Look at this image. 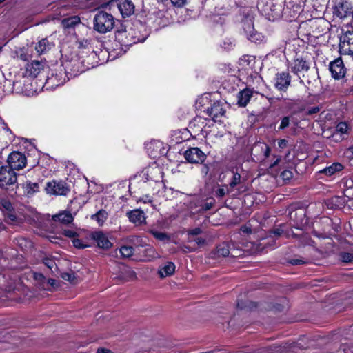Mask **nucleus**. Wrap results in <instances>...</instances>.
Segmentation results:
<instances>
[{
    "label": "nucleus",
    "mask_w": 353,
    "mask_h": 353,
    "mask_svg": "<svg viewBox=\"0 0 353 353\" xmlns=\"http://www.w3.org/2000/svg\"><path fill=\"white\" fill-rule=\"evenodd\" d=\"M139 177L144 182L150 181V185H154V194H159V190L163 188V171L156 163H153L148 168H145L139 174Z\"/></svg>",
    "instance_id": "f257e3e1"
},
{
    "label": "nucleus",
    "mask_w": 353,
    "mask_h": 353,
    "mask_svg": "<svg viewBox=\"0 0 353 353\" xmlns=\"http://www.w3.org/2000/svg\"><path fill=\"white\" fill-rule=\"evenodd\" d=\"M258 8L270 21H274L281 14V6L276 0H260Z\"/></svg>",
    "instance_id": "f03ea898"
},
{
    "label": "nucleus",
    "mask_w": 353,
    "mask_h": 353,
    "mask_svg": "<svg viewBox=\"0 0 353 353\" xmlns=\"http://www.w3.org/2000/svg\"><path fill=\"white\" fill-rule=\"evenodd\" d=\"M114 26V19L111 14L99 11L94 19V28L100 33L110 32Z\"/></svg>",
    "instance_id": "7ed1b4c3"
},
{
    "label": "nucleus",
    "mask_w": 353,
    "mask_h": 353,
    "mask_svg": "<svg viewBox=\"0 0 353 353\" xmlns=\"http://www.w3.org/2000/svg\"><path fill=\"white\" fill-rule=\"evenodd\" d=\"M227 107L225 103L221 101H216L208 108L205 112L214 122H222Z\"/></svg>",
    "instance_id": "20e7f679"
},
{
    "label": "nucleus",
    "mask_w": 353,
    "mask_h": 353,
    "mask_svg": "<svg viewBox=\"0 0 353 353\" xmlns=\"http://www.w3.org/2000/svg\"><path fill=\"white\" fill-rule=\"evenodd\" d=\"M339 52L341 54H353V32L347 31L340 38Z\"/></svg>",
    "instance_id": "39448f33"
},
{
    "label": "nucleus",
    "mask_w": 353,
    "mask_h": 353,
    "mask_svg": "<svg viewBox=\"0 0 353 353\" xmlns=\"http://www.w3.org/2000/svg\"><path fill=\"white\" fill-rule=\"evenodd\" d=\"M17 182V175L14 170L6 166L0 168V187L7 188Z\"/></svg>",
    "instance_id": "423d86ee"
},
{
    "label": "nucleus",
    "mask_w": 353,
    "mask_h": 353,
    "mask_svg": "<svg viewBox=\"0 0 353 353\" xmlns=\"http://www.w3.org/2000/svg\"><path fill=\"white\" fill-rule=\"evenodd\" d=\"M8 163L12 170H21L26 165V157L21 152H12L8 157Z\"/></svg>",
    "instance_id": "0eeeda50"
},
{
    "label": "nucleus",
    "mask_w": 353,
    "mask_h": 353,
    "mask_svg": "<svg viewBox=\"0 0 353 353\" xmlns=\"http://www.w3.org/2000/svg\"><path fill=\"white\" fill-rule=\"evenodd\" d=\"M46 190L48 194L54 195H66L70 191L64 182L55 181L48 182Z\"/></svg>",
    "instance_id": "6e6552de"
},
{
    "label": "nucleus",
    "mask_w": 353,
    "mask_h": 353,
    "mask_svg": "<svg viewBox=\"0 0 353 353\" xmlns=\"http://www.w3.org/2000/svg\"><path fill=\"white\" fill-rule=\"evenodd\" d=\"M184 157L189 163H199L204 161L205 154L199 148H191L185 152Z\"/></svg>",
    "instance_id": "1a4fd4ad"
},
{
    "label": "nucleus",
    "mask_w": 353,
    "mask_h": 353,
    "mask_svg": "<svg viewBox=\"0 0 353 353\" xmlns=\"http://www.w3.org/2000/svg\"><path fill=\"white\" fill-rule=\"evenodd\" d=\"M330 71L332 77L340 79L344 77L346 69L341 58H338L330 63Z\"/></svg>",
    "instance_id": "9d476101"
},
{
    "label": "nucleus",
    "mask_w": 353,
    "mask_h": 353,
    "mask_svg": "<svg viewBox=\"0 0 353 353\" xmlns=\"http://www.w3.org/2000/svg\"><path fill=\"white\" fill-rule=\"evenodd\" d=\"M290 82V74L285 72L277 73L274 79V85L279 91H286Z\"/></svg>",
    "instance_id": "9b49d317"
},
{
    "label": "nucleus",
    "mask_w": 353,
    "mask_h": 353,
    "mask_svg": "<svg viewBox=\"0 0 353 353\" xmlns=\"http://www.w3.org/2000/svg\"><path fill=\"white\" fill-rule=\"evenodd\" d=\"M243 23L245 26L243 27V29L249 40L256 43L263 41V37L261 35V34L258 33L254 30L253 22L251 19H246Z\"/></svg>",
    "instance_id": "f8f14e48"
},
{
    "label": "nucleus",
    "mask_w": 353,
    "mask_h": 353,
    "mask_svg": "<svg viewBox=\"0 0 353 353\" xmlns=\"http://www.w3.org/2000/svg\"><path fill=\"white\" fill-rule=\"evenodd\" d=\"M90 238L95 241L97 245L101 248L109 249L112 246V243L106 235L101 231L92 232L90 234Z\"/></svg>",
    "instance_id": "ddd939ff"
},
{
    "label": "nucleus",
    "mask_w": 353,
    "mask_h": 353,
    "mask_svg": "<svg viewBox=\"0 0 353 353\" xmlns=\"http://www.w3.org/2000/svg\"><path fill=\"white\" fill-rule=\"evenodd\" d=\"M148 154L152 158H157L164 153L163 143L159 141H152L146 145Z\"/></svg>",
    "instance_id": "4468645a"
},
{
    "label": "nucleus",
    "mask_w": 353,
    "mask_h": 353,
    "mask_svg": "<svg viewBox=\"0 0 353 353\" xmlns=\"http://www.w3.org/2000/svg\"><path fill=\"white\" fill-rule=\"evenodd\" d=\"M292 72L299 75V74L307 72L309 68V64L302 58H297L294 60L290 66Z\"/></svg>",
    "instance_id": "2eb2a0df"
},
{
    "label": "nucleus",
    "mask_w": 353,
    "mask_h": 353,
    "mask_svg": "<svg viewBox=\"0 0 353 353\" xmlns=\"http://www.w3.org/2000/svg\"><path fill=\"white\" fill-rule=\"evenodd\" d=\"M44 68V64L39 61H33L28 63L26 69L27 76L36 77Z\"/></svg>",
    "instance_id": "dca6fc26"
},
{
    "label": "nucleus",
    "mask_w": 353,
    "mask_h": 353,
    "mask_svg": "<svg viewBox=\"0 0 353 353\" xmlns=\"http://www.w3.org/2000/svg\"><path fill=\"white\" fill-rule=\"evenodd\" d=\"M116 6L123 17L131 15L134 10L133 3L129 0H121L119 3H116Z\"/></svg>",
    "instance_id": "f3484780"
},
{
    "label": "nucleus",
    "mask_w": 353,
    "mask_h": 353,
    "mask_svg": "<svg viewBox=\"0 0 353 353\" xmlns=\"http://www.w3.org/2000/svg\"><path fill=\"white\" fill-rule=\"evenodd\" d=\"M352 14L351 8L347 3H339L335 6L334 15L339 19H344Z\"/></svg>",
    "instance_id": "a211bd4d"
},
{
    "label": "nucleus",
    "mask_w": 353,
    "mask_h": 353,
    "mask_svg": "<svg viewBox=\"0 0 353 353\" xmlns=\"http://www.w3.org/2000/svg\"><path fill=\"white\" fill-rule=\"evenodd\" d=\"M239 64L241 70L248 72L252 71L254 68L255 57L252 55H244L240 59Z\"/></svg>",
    "instance_id": "6ab92c4d"
},
{
    "label": "nucleus",
    "mask_w": 353,
    "mask_h": 353,
    "mask_svg": "<svg viewBox=\"0 0 353 353\" xmlns=\"http://www.w3.org/2000/svg\"><path fill=\"white\" fill-rule=\"evenodd\" d=\"M128 217L130 222L137 225H141L145 221V213L139 209H136L128 212Z\"/></svg>",
    "instance_id": "aec40b11"
},
{
    "label": "nucleus",
    "mask_w": 353,
    "mask_h": 353,
    "mask_svg": "<svg viewBox=\"0 0 353 353\" xmlns=\"http://www.w3.org/2000/svg\"><path fill=\"white\" fill-rule=\"evenodd\" d=\"M253 92L250 89L246 88L239 92L237 95V104L241 107H245L250 101Z\"/></svg>",
    "instance_id": "412c9836"
},
{
    "label": "nucleus",
    "mask_w": 353,
    "mask_h": 353,
    "mask_svg": "<svg viewBox=\"0 0 353 353\" xmlns=\"http://www.w3.org/2000/svg\"><path fill=\"white\" fill-rule=\"evenodd\" d=\"M176 269V265L172 262H166L163 265L159 268L158 274L161 278H165L172 275Z\"/></svg>",
    "instance_id": "4be33fe9"
},
{
    "label": "nucleus",
    "mask_w": 353,
    "mask_h": 353,
    "mask_svg": "<svg viewBox=\"0 0 353 353\" xmlns=\"http://www.w3.org/2000/svg\"><path fill=\"white\" fill-rule=\"evenodd\" d=\"M67 74L65 73H59V74H52L50 77H48L46 80L47 83L51 84L52 86H59L63 85L65 81Z\"/></svg>",
    "instance_id": "5701e85b"
},
{
    "label": "nucleus",
    "mask_w": 353,
    "mask_h": 353,
    "mask_svg": "<svg viewBox=\"0 0 353 353\" xmlns=\"http://www.w3.org/2000/svg\"><path fill=\"white\" fill-rule=\"evenodd\" d=\"M54 221H59L61 223L67 224L71 223L74 218L69 211H63L52 216Z\"/></svg>",
    "instance_id": "b1692460"
},
{
    "label": "nucleus",
    "mask_w": 353,
    "mask_h": 353,
    "mask_svg": "<svg viewBox=\"0 0 353 353\" xmlns=\"http://www.w3.org/2000/svg\"><path fill=\"white\" fill-rule=\"evenodd\" d=\"M52 46L47 39L40 40L35 46V50L39 54H42L48 52Z\"/></svg>",
    "instance_id": "393cba45"
},
{
    "label": "nucleus",
    "mask_w": 353,
    "mask_h": 353,
    "mask_svg": "<svg viewBox=\"0 0 353 353\" xmlns=\"http://www.w3.org/2000/svg\"><path fill=\"white\" fill-rule=\"evenodd\" d=\"M343 166L339 163H334L331 165L319 171L320 173L325 174L327 176H332L336 172L342 170Z\"/></svg>",
    "instance_id": "a878e982"
},
{
    "label": "nucleus",
    "mask_w": 353,
    "mask_h": 353,
    "mask_svg": "<svg viewBox=\"0 0 353 353\" xmlns=\"http://www.w3.org/2000/svg\"><path fill=\"white\" fill-rule=\"evenodd\" d=\"M66 69L70 70V76H77L78 74L83 72L84 69L80 67V63L79 61L75 60L73 62L66 63L65 65Z\"/></svg>",
    "instance_id": "bb28decb"
},
{
    "label": "nucleus",
    "mask_w": 353,
    "mask_h": 353,
    "mask_svg": "<svg viewBox=\"0 0 353 353\" xmlns=\"http://www.w3.org/2000/svg\"><path fill=\"white\" fill-rule=\"evenodd\" d=\"M144 257L145 261H150L159 257V254L156 252V250L152 247H149L146 248L144 250Z\"/></svg>",
    "instance_id": "cd10ccee"
},
{
    "label": "nucleus",
    "mask_w": 353,
    "mask_h": 353,
    "mask_svg": "<svg viewBox=\"0 0 353 353\" xmlns=\"http://www.w3.org/2000/svg\"><path fill=\"white\" fill-rule=\"evenodd\" d=\"M80 22V19L78 17H72L67 19H64L62 21V25L64 28H71Z\"/></svg>",
    "instance_id": "c85d7f7f"
},
{
    "label": "nucleus",
    "mask_w": 353,
    "mask_h": 353,
    "mask_svg": "<svg viewBox=\"0 0 353 353\" xmlns=\"http://www.w3.org/2000/svg\"><path fill=\"white\" fill-rule=\"evenodd\" d=\"M108 214L105 211L100 210L92 216V219L97 221L99 225H103L107 219Z\"/></svg>",
    "instance_id": "c756f323"
},
{
    "label": "nucleus",
    "mask_w": 353,
    "mask_h": 353,
    "mask_svg": "<svg viewBox=\"0 0 353 353\" xmlns=\"http://www.w3.org/2000/svg\"><path fill=\"white\" fill-rule=\"evenodd\" d=\"M198 126L197 131H201L203 130V128L205 127V119H203L201 117H196L194 118V119L190 123V128H192V126Z\"/></svg>",
    "instance_id": "7c9ffc66"
},
{
    "label": "nucleus",
    "mask_w": 353,
    "mask_h": 353,
    "mask_svg": "<svg viewBox=\"0 0 353 353\" xmlns=\"http://www.w3.org/2000/svg\"><path fill=\"white\" fill-rule=\"evenodd\" d=\"M230 248L227 244H221L217 247L216 254L218 256H227L230 254Z\"/></svg>",
    "instance_id": "2f4dec72"
},
{
    "label": "nucleus",
    "mask_w": 353,
    "mask_h": 353,
    "mask_svg": "<svg viewBox=\"0 0 353 353\" xmlns=\"http://www.w3.org/2000/svg\"><path fill=\"white\" fill-rule=\"evenodd\" d=\"M24 188L27 194L32 195L39 191V185L37 183H27Z\"/></svg>",
    "instance_id": "473e14b6"
},
{
    "label": "nucleus",
    "mask_w": 353,
    "mask_h": 353,
    "mask_svg": "<svg viewBox=\"0 0 353 353\" xmlns=\"http://www.w3.org/2000/svg\"><path fill=\"white\" fill-rule=\"evenodd\" d=\"M73 245L79 249L85 248L89 247V243L87 240H81L79 239V236L74 238L72 240Z\"/></svg>",
    "instance_id": "72a5a7b5"
},
{
    "label": "nucleus",
    "mask_w": 353,
    "mask_h": 353,
    "mask_svg": "<svg viewBox=\"0 0 353 353\" xmlns=\"http://www.w3.org/2000/svg\"><path fill=\"white\" fill-rule=\"evenodd\" d=\"M150 232L154 236V237L159 241H165L169 240V236L164 232H158L154 230H150Z\"/></svg>",
    "instance_id": "f704fd0d"
},
{
    "label": "nucleus",
    "mask_w": 353,
    "mask_h": 353,
    "mask_svg": "<svg viewBox=\"0 0 353 353\" xmlns=\"http://www.w3.org/2000/svg\"><path fill=\"white\" fill-rule=\"evenodd\" d=\"M0 208L1 210L6 212H10L12 210V203L6 199L0 200Z\"/></svg>",
    "instance_id": "c9c22d12"
},
{
    "label": "nucleus",
    "mask_w": 353,
    "mask_h": 353,
    "mask_svg": "<svg viewBox=\"0 0 353 353\" xmlns=\"http://www.w3.org/2000/svg\"><path fill=\"white\" fill-rule=\"evenodd\" d=\"M241 181V176L239 173H234L233 177L230 182L229 188L232 190L237 185L240 184Z\"/></svg>",
    "instance_id": "e433bc0d"
},
{
    "label": "nucleus",
    "mask_w": 353,
    "mask_h": 353,
    "mask_svg": "<svg viewBox=\"0 0 353 353\" xmlns=\"http://www.w3.org/2000/svg\"><path fill=\"white\" fill-rule=\"evenodd\" d=\"M119 251L121 256L124 258L130 257L133 254V248L131 246H122Z\"/></svg>",
    "instance_id": "4c0bfd02"
},
{
    "label": "nucleus",
    "mask_w": 353,
    "mask_h": 353,
    "mask_svg": "<svg viewBox=\"0 0 353 353\" xmlns=\"http://www.w3.org/2000/svg\"><path fill=\"white\" fill-rule=\"evenodd\" d=\"M43 263L52 272H54V270H56L57 268L55 261L52 259H50V258L44 259Z\"/></svg>",
    "instance_id": "58836bf2"
},
{
    "label": "nucleus",
    "mask_w": 353,
    "mask_h": 353,
    "mask_svg": "<svg viewBox=\"0 0 353 353\" xmlns=\"http://www.w3.org/2000/svg\"><path fill=\"white\" fill-rule=\"evenodd\" d=\"M61 277L63 280L68 281L71 283H76V277L73 272H64Z\"/></svg>",
    "instance_id": "ea45409f"
},
{
    "label": "nucleus",
    "mask_w": 353,
    "mask_h": 353,
    "mask_svg": "<svg viewBox=\"0 0 353 353\" xmlns=\"http://www.w3.org/2000/svg\"><path fill=\"white\" fill-rule=\"evenodd\" d=\"M231 190L226 187V188H225L224 187H219L216 191H215V195L218 197H223L226 194H229L230 192H231Z\"/></svg>",
    "instance_id": "a19ab883"
},
{
    "label": "nucleus",
    "mask_w": 353,
    "mask_h": 353,
    "mask_svg": "<svg viewBox=\"0 0 353 353\" xmlns=\"http://www.w3.org/2000/svg\"><path fill=\"white\" fill-rule=\"evenodd\" d=\"M348 130V125L345 122H341L336 126V132L341 134H347Z\"/></svg>",
    "instance_id": "79ce46f5"
},
{
    "label": "nucleus",
    "mask_w": 353,
    "mask_h": 353,
    "mask_svg": "<svg viewBox=\"0 0 353 353\" xmlns=\"http://www.w3.org/2000/svg\"><path fill=\"white\" fill-rule=\"evenodd\" d=\"M341 259L344 263H350L353 261V254L343 252L341 254Z\"/></svg>",
    "instance_id": "37998d69"
},
{
    "label": "nucleus",
    "mask_w": 353,
    "mask_h": 353,
    "mask_svg": "<svg viewBox=\"0 0 353 353\" xmlns=\"http://www.w3.org/2000/svg\"><path fill=\"white\" fill-rule=\"evenodd\" d=\"M281 176L283 181H290L293 176V173L290 170H285L281 172Z\"/></svg>",
    "instance_id": "c03bdc74"
},
{
    "label": "nucleus",
    "mask_w": 353,
    "mask_h": 353,
    "mask_svg": "<svg viewBox=\"0 0 353 353\" xmlns=\"http://www.w3.org/2000/svg\"><path fill=\"white\" fill-rule=\"evenodd\" d=\"M63 234L72 239L77 236H79V234H77L75 231L72 230H64L63 231Z\"/></svg>",
    "instance_id": "a18cd8bd"
},
{
    "label": "nucleus",
    "mask_w": 353,
    "mask_h": 353,
    "mask_svg": "<svg viewBox=\"0 0 353 353\" xmlns=\"http://www.w3.org/2000/svg\"><path fill=\"white\" fill-rule=\"evenodd\" d=\"M194 241L197 245L200 246V245H202L204 244V239H202L201 237H195V238H193L192 236H190L189 237V242H193Z\"/></svg>",
    "instance_id": "49530a36"
},
{
    "label": "nucleus",
    "mask_w": 353,
    "mask_h": 353,
    "mask_svg": "<svg viewBox=\"0 0 353 353\" xmlns=\"http://www.w3.org/2000/svg\"><path fill=\"white\" fill-rule=\"evenodd\" d=\"M188 0H171L172 3L176 7H182L186 3Z\"/></svg>",
    "instance_id": "de8ad7c7"
},
{
    "label": "nucleus",
    "mask_w": 353,
    "mask_h": 353,
    "mask_svg": "<svg viewBox=\"0 0 353 353\" xmlns=\"http://www.w3.org/2000/svg\"><path fill=\"white\" fill-rule=\"evenodd\" d=\"M289 125V118L288 117H285L281 122L279 129H284Z\"/></svg>",
    "instance_id": "09e8293b"
},
{
    "label": "nucleus",
    "mask_w": 353,
    "mask_h": 353,
    "mask_svg": "<svg viewBox=\"0 0 353 353\" xmlns=\"http://www.w3.org/2000/svg\"><path fill=\"white\" fill-rule=\"evenodd\" d=\"M139 201H142L144 203H150L152 202V199L151 196H150L149 195H145L144 196L141 198Z\"/></svg>",
    "instance_id": "8fccbe9b"
},
{
    "label": "nucleus",
    "mask_w": 353,
    "mask_h": 353,
    "mask_svg": "<svg viewBox=\"0 0 353 353\" xmlns=\"http://www.w3.org/2000/svg\"><path fill=\"white\" fill-rule=\"evenodd\" d=\"M320 111V108L319 106H315V107H312L311 108H310L308 110H307V114H315V113H317Z\"/></svg>",
    "instance_id": "3c124183"
},
{
    "label": "nucleus",
    "mask_w": 353,
    "mask_h": 353,
    "mask_svg": "<svg viewBox=\"0 0 353 353\" xmlns=\"http://www.w3.org/2000/svg\"><path fill=\"white\" fill-rule=\"evenodd\" d=\"M201 232V229L199 228H195L194 230H192L189 232V234L190 236H194L196 235H198L199 234H200Z\"/></svg>",
    "instance_id": "603ef678"
},
{
    "label": "nucleus",
    "mask_w": 353,
    "mask_h": 353,
    "mask_svg": "<svg viewBox=\"0 0 353 353\" xmlns=\"http://www.w3.org/2000/svg\"><path fill=\"white\" fill-rule=\"evenodd\" d=\"M181 250L183 252H193L195 248H190L188 246H186V245H183L181 247Z\"/></svg>",
    "instance_id": "864d4df0"
},
{
    "label": "nucleus",
    "mask_w": 353,
    "mask_h": 353,
    "mask_svg": "<svg viewBox=\"0 0 353 353\" xmlns=\"http://www.w3.org/2000/svg\"><path fill=\"white\" fill-rule=\"evenodd\" d=\"M213 204V202L206 203L204 204L202 208L203 210L207 211L212 207Z\"/></svg>",
    "instance_id": "5fc2aeb1"
},
{
    "label": "nucleus",
    "mask_w": 353,
    "mask_h": 353,
    "mask_svg": "<svg viewBox=\"0 0 353 353\" xmlns=\"http://www.w3.org/2000/svg\"><path fill=\"white\" fill-rule=\"evenodd\" d=\"M278 145L281 148H284L287 145V141L285 139H281L278 143Z\"/></svg>",
    "instance_id": "6e6d98bb"
},
{
    "label": "nucleus",
    "mask_w": 353,
    "mask_h": 353,
    "mask_svg": "<svg viewBox=\"0 0 353 353\" xmlns=\"http://www.w3.org/2000/svg\"><path fill=\"white\" fill-rule=\"evenodd\" d=\"M0 125L2 126V128L7 132H10L11 133L10 129L8 128V127L7 126V125L4 123L3 121H0Z\"/></svg>",
    "instance_id": "4d7b16f0"
},
{
    "label": "nucleus",
    "mask_w": 353,
    "mask_h": 353,
    "mask_svg": "<svg viewBox=\"0 0 353 353\" xmlns=\"http://www.w3.org/2000/svg\"><path fill=\"white\" fill-rule=\"evenodd\" d=\"M6 215L12 221H14L16 219V216L12 212H6Z\"/></svg>",
    "instance_id": "13d9d810"
},
{
    "label": "nucleus",
    "mask_w": 353,
    "mask_h": 353,
    "mask_svg": "<svg viewBox=\"0 0 353 353\" xmlns=\"http://www.w3.org/2000/svg\"><path fill=\"white\" fill-rule=\"evenodd\" d=\"M48 284L52 288H55V286L57 285V281L54 279H50L48 280Z\"/></svg>",
    "instance_id": "bf43d9fd"
},
{
    "label": "nucleus",
    "mask_w": 353,
    "mask_h": 353,
    "mask_svg": "<svg viewBox=\"0 0 353 353\" xmlns=\"http://www.w3.org/2000/svg\"><path fill=\"white\" fill-rule=\"evenodd\" d=\"M125 31H119V32H118V33L117 34V38L119 40L120 39L123 40V36H125Z\"/></svg>",
    "instance_id": "052dcab7"
},
{
    "label": "nucleus",
    "mask_w": 353,
    "mask_h": 353,
    "mask_svg": "<svg viewBox=\"0 0 353 353\" xmlns=\"http://www.w3.org/2000/svg\"><path fill=\"white\" fill-rule=\"evenodd\" d=\"M97 353H112V352L105 348H99Z\"/></svg>",
    "instance_id": "680f3d73"
},
{
    "label": "nucleus",
    "mask_w": 353,
    "mask_h": 353,
    "mask_svg": "<svg viewBox=\"0 0 353 353\" xmlns=\"http://www.w3.org/2000/svg\"><path fill=\"white\" fill-rule=\"evenodd\" d=\"M270 147L268 146H265V152H264V155L265 157H268L270 156Z\"/></svg>",
    "instance_id": "e2e57ef3"
},
{
    "label": "nucleus",
    "mask_w": 353,
    "mask_h": 353,
    "mask_svg": "<svg viewBox=\"0 0 353 353\" xmlns=\"http://www.w3.org/2000/svg\"><path fill=\"white\" fill-rule=\"evenodd\" d=\"M241 230L243 232H251V230L250 228L246 227V226H243L241 228Z\"/></svg>",
    "instance_id": "0e129e2a"
},
{
    "label": "nucleus",
    "mask_w": 353,
    "mask_h": 353,
    "mask_svg": "<svg viewBox=\"0 0 353 353\" xmlns=\"http://www.w3.org/2000/svg\"><path fill=\"white\" fill-rule=\"evenodd\" d=\"M274 233L276 235H281L282 234V230L281 229L275 230Z\"/></svg>",
    "instance_id": "69168bd1"
},
{
    "label": "nucleus",
    "mask_w": 353,
    "mask_h": 353,
    "mask_svg": "<svg viewBox=\"0 0 353 353\" xmlns=\"http://www.w3.org/2000/svg\"><path fill=\"white\" fill-rule=\"evenodd\" d=\"M279 161H280V159H277L274 161V163L270 165V167L272 168V167H273V166L276 165L279 162Z\"/></svg>",
    "instance_id": "338daca9"
},
{
    "label": "nucleus",
    "mask_w": 353,
    "mask_h": 353,
    "mask_svg": "<svg viewBox=\"0 0 353 353\" xmlns=\"http://www.w3.org/2000/svg\"><path fill=\"white\" fill-rule=\"evenodd\" d=\"M292 264H294V265H297L298 263H299V261L298 260H294L293 262H292Z\"/></svg>",
    "instance_id": "774afa93"
}]
</instances>
